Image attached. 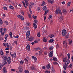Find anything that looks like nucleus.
I'll return each mask as SVG.
<instances>
[{"instance_id":"f257e3e1","label":"nucleus","mask_w":73,"mask_h":73,"mask_svg":"<svg viewBox=\"0 0 73 73\" xmlns=\"http://www.w3.org/2000/svg\"><path fill=\"white\" fill-rule=\"evenodd\" d=\"M62 12L61 11L59 8H57L56 10V12H55V15H57L58 14H60L61 16L60 17V19L61 21L63 20V17L62 16Z\"/></svg>"},{"instance_id":"f03ea898","label":"nucleus","mask_w":73,"mask_h":73,"mask_svg":"<svg viewBox=\"0 0 73 73\" xmlns=\"http://www.w3.org/2000/svg\"><path fill=\"white\" fill-rule=\"evenodd\" d=\"M70 62V61L69 59H67L66 62H65V64L63 65V67L64 70L66 69L67 66H68V64Z\"/></svg>"},{"instance_id":"7ed1b4c3","label":"nucleus","mask_w":73,"mask_h":73,"mask_svg":"<svg viewBox=\"0 0 73 73\" xmlns=\"http://www.w3.org/2000/svg\"><path fill=\"white\" fill-rule=\"evenodd\" d=\"M67 32L65 29H63L62 31V35L63 36H65L66 35Z\"/></svg>"},{"instance_id":"20e7f679","label":"nucleus","mask_w":73,"mask_h":73,"mask_svg":"<svg viewBox=\"0 0 73 73\" xmlns=\"http://www.w3.org/2000/svg\"><path fill=\"white\" fill-rule=\"evenodd\" d=\"M19 69L20 72H22L24 70L23 68L21 66H19Z\"/></svg>"},{"instance_id":"39448f33","label":"nucleus","mask_w":73,"mask_h":73,"mask_svg":"<svg viewBox=\"0 0 73 73\" xmlns=\"http://www.w3.org/2000/svg\"><path fill=\"white\" fill-rule=\"evenodd\" d=\"M63 44L65 48H67V40H65L63 41Z\"/></svg>"},{"instance_id":"423d86ee","label":"nucleus","mask_w":73,"mask_h":73,"mask_svg":"<svg viewBox=\"0 0 73 73\" xmlns=\"http://www.w3.org/2000/svg\"><path fill=\"white\" fill-rule=\"evenodd\" d=\"M6 60L7 61V62L9 64H11V58L10 57H8L7 58Z\"/></svg>"},{"instance_id":"0eeeda50","label":"nucleus","mask_w":73,"mask_h":73,"mask_svg":"<svg viewBox=\"0 0 73 73\" xmlns=\"http://www.w3.org/2000/svg\"><path fill=\"white\" fill-rule=\"evenodd\" d=\"M18 17H19V19H20L22 20H24V17L23 16H22L21 15H18L17 16Z\"/></svg>"},{"instance_id":"6e6552de","label":"nucleus","mask_w":73,"mask_h":73,"mask_svg":"<svg viewBox=\"0 0 73 73\" xmlns=\"http://www.w3.org/2000/svg\"><path fill=\"white\" fill-rule=\"evenodd\" d=\"M30 68L31 70H36V68L35 67V66L33 65H32L31 67Z\"/></svg>"},{"instance_id":"1a4fd4ad","label":"nucleus","mask_w":73,"mask_h":73,"mask_svg":"<svg viewBox=\"0 0 73 73\" xmlns=\"http://www.w3.org/2000/svg\"><path fill=\"white\" fill-rule=\"evenodd\" d=\"M33 38H34L33 37L31 36L28 39V41H32L33 40Z\"/></svg>"},{"instance_id":"9d476101","label":"nucleus","mask_w":73,"mask_h":73,"mask_svg":"<svg viewBox=\"0 0 73 73\" xmlns=\"http://www.w3.org/2000/svg\"><path fill=\"white\" fill-rule=\"evenodd\" d=\"M53 56V52L52 50L51 51L50 53L49 56L50 57H52Z\"/></svg>"},{"instance_id":"9b49d317","label":"nucleus","mask_w":73,"mask_h":73,"mask_svg":"<svg viewBox=\"0 0 73 73\" xmlns=\"http://www.w3.org/2000/svg\"><path fill=\"white\" fill-rule=\"evenodd\" d=\"M62 12L63 13H64V14H66V13H67V10L66 9H63L62 10Z\"/></svg>"},{"instance_id":"f8f14e48","label":"nucleus","mask_w":73,"mask_h":73,"mask_svg":"<svg viewBox=\"0 0 73 73\" xmlns=\"http://www.w3.org/2000/svg\"><path fill=\"white\" fill-rule=\"evenodd\" d=\"M26 48L29 51L31 50V49L30 48V46L29 44H28L26 47Z\"/></svg>"},{"instance_id":"ddd939ff","label":"nucleus","mask_w":73,"mask_h":73,"mask_svg":"<svg viewBox=\"0 0 73 73\" xmlns=\"http://www.w3.org/2000/svg\"><path fill=\"white\" fill-rule=\"evenodd\" d=\"M43 40L44 42H47V40L46 39V38L45 37H44L43 38Z\"/></svg>"},{"instance_id":"4468645a","label":"nucleus","mask_w":73,"mask_h":73,"mask_svg":"<svg viewBox=\"0 0 73 73\" xmlns=\"http://www.w3.org/2000/svg\"><path fill=\"white\" fill-rule=\"evenodd\" d=\"M33 27L35 29H36L37 28V25L35 23H34L33 24Z\"/></svg>"},{"instance_id":"2eb2a0df","label":"nucleus","mask_w":73,"mask_h":73,"mask_svg":"<svg viewBox=\"0 0 73 73\" xmlns=\"http://www.w3.org/2000/svg\"><path fill=\"white\" fill-rule=\"evenodd\" d=\"M32 59H33L34 60H35V61H37V59L34 56H32Z\"/></svg>"},{"instance_id":"dca6fc26","label":"nucleus","mask_w":73,"mask_h":73,"mask_svg":"<svg viewBox=\"0 0 73 73\" xmlns=\"http://www.w3.org/2000/svg\"><path fill=\"white\" fill-rule=\"evenodd\" d=\"M9 8L10 9H12V10H13V9H15V8H14V7H13V6L12 5H10Z\"/></svg>"},{"instance_id":"f3484780","label":"nucleus","mask_w":73,"mask_h":73,"mask_svg":"<svg viewBox=\"0 0 73 73\" xmlns=\"http://www.w3.org/2000/svg\"><path fill=\"white\" fill-rule=\"evenodd\" d=\"M54 41V39H53L52 38L51 39H50L49 40V42H50V43H52V42H53Z\"/></svg>"},{"instance_id":"a211bd4d","label":"nucleus","mask_w":73,"mask_h":73,"mask_svg":"<svg viewBox=\"0 0 73 73\" xmlns=\"http://www.w3.org/2000/svg\"><path fill=\"white\" fill-rule=\"evenodd\" d=\"M13 55V56L14 58H16V52H14Z\"/></svg>"},{"instance_id":"6ab92c4d","label":"nucleus","mask_w":73,"mask_h":73,"mask_svg":"<svg viewBox=\"0 0 73 73\" xmlns=\"http://www.w3.org/2000/svg\"><path fill=\"white\" fill-rule=\"evenodd\" d=\"M53 60L55 61H57V58L55 57H54L53 58Z\"/></svg>"},{"instance_id":"aec40b11","label":"nucleus","mask_w":73,"mask_h":73,"mask_svg":"<svg viewBox=\"0 0 73 73\" xmlns=\"http://www.w3.org/2000/svg\"><path fill=\"white\" fill-rule=\"evenodd\" d=\"M43 9L44 11H46V10H47L48 9L47 8V7H46V6H44L42 8Z\"/></svg>"},{"instance_id":"412c9836","label":"nucleus","mask_w":73,"mask_h":73,"mask_svg":"<svg viewBox=\"0 0 73 73\" xmlns=\"http://www.w3.org/2000/svg\"><path fill=\"white\" fill-rule=\"evenodd\" d=\"M2 58L4 60H7V56H4L3 57H2Z\"/></svg>"},{"instance_id":"4be33fe9","label":"nucleus","mask_w":73,"mask_h":73,"mask_svg":"<svg viewBox=\"0 0 73 73\" xmlns=\"http://www.w3.org/2000/svg\"><path fill=\"white\" fill-rule=\"evenodd\" d=\"M5 67H4L3 68V70L4 72H5V73H7V69Z\"/></svg>"},{"instance_id":"5701e85b","label":"nucleus","mask_w":73,"mask_h":73,"mask_svg":"<svg viewBox=\"0 0 73 73\" xmlns=\"http://www.w3.org/2000/svg\"><path fill=\"white\" fill-rule=\"evenodd\" d=\"M24 60L25 62H26L27 64H28V62H29L28 61V60H27V59L26 58H25L24 59Z\"/></svg>"},{"instance_id":"b1692460","label":"nucleus","mask_w":73,"mask_h":73,"mask_svg":"<svg viewBox=\"0 0 73 73\" xmlns=\"http://www.w3.org/2000/svg\"><path fill=\"white\" fill-rule=\"evenodd\" d=\"M69 33H68L65 37V38H69Z\"/></svg>"},{"instance_id":"393cba45","label":"nucleus","mask_w":73,"mask_h":73,"mask_svg":"<svg viewBox=\"0 0 73 73\" xmlns=\"http://www.w3.org/2000/svg\"><path fill=\"white\" fill-rule=\"evenodd\" d=\"M67 59L66 58H63V62H65L66 61H67V60H66Z\"/></svg>"},{"instance_id":"a878e982","label":"nucleus","mask_w":73,"mask_h":73,"mask_svg":"<svg viewBox=\"0 0 73 73\" xmlns=\"http://www.w3.org/2000/svg\"><path fill=\"white\" fill-rule=\"evenodd\" d=\"M67 56L68 57V59H70V55L69 53H68L67 54Z\"/></svg>"},{"instance_id":"bb28decb","label":"nucleus","mask_w":73,"mask_h":73,"mask_svg":"<svg viewBox=\"0 0 73 73\" xmlns=\"http://www.w3.org/2000/svg\"><path fill=\"white\" fill-rule=\"evenodd\" d=\"M53 46H50L49 47L48 49L49 50H53Z\"/></svg>"},{"instance_id":"cd10ccee","label":"nucleus","mask_w":73,"mask_h":73,"mask_svg":"<svg viewBox=\"0 0 73 73\" xmlns=\"http://www.w3.org/2000/svg\"><path fill=\"white\" fill-rule=\"evenodd\" d=\"M50 65L48 64L46 65V68L47 69H49L50 68Z\"/></svg>"},{"instance_id":"c85d7f7f","label":"nucleus","mask_w":73,"mask_h":73,"mask_svg":"<svg viewBox=\"0 0 73 73\" xmlns=\"http://www.w3.org/2000/svg\"><path fill=\"white\" fill-rule=\"evenodd\" d=\"M26 35H30V31H28L27 33H26Z\"/></svg>"},{"instance_id":"c756f323","label":"nucleus","mask_w":73,"mask_h":73,"mask_svg":"<svg viewBox=\"0 0 73 73\" xmlns=\"http://www.w3.org/2000/svg\"><path fill=\"white\" fill-rule=\"evenodd\" d=\"M4 23L6 25H8L9 24V23H8V21H4Z\"/></svg>"},{"instance_id":"7c9ffc66","label":"nucleus","mask_w":73,"mask_h":73,"mask_svg":"<svg viewBox=\"0 0 73 73\" xmlns=\"http://www.w3.org/2000/svg\"><path fill=\"white\" fill-rule=\"evenodd\" d=\"M56 48L58 49V47H59V45H58V43L56 44Z\"/></svg>"},{"instance_id":"2f4dec72","label":"nucleus","mask_w":73,"mask_h":73,"mask_svg":"<svg viewBox=\"0 0 73 73\" xmlns=\"http://www.w3.org/2000/svg\"><path fill=\"white\" fill-rule=\"evenodd\" d=\"M70 3H71V1H70L67 4V6H68V7H69V6H70Z\"/></svg>"},{"instance_id":"473e14b6","label":"nucleus","mask_w":73,"mask_h":73,"mask_svg":"<svg viewBox=\"0 0 73 73\" xmlns=\"http://www.w3.org/2000/svg\"><path fill=\"white\" fill-rule=\"evenodd\" d=\"M0 54H1V55H2V56H3L4 52L2 51H0Z\"/></svg>"},{"instance_id":"72a5a7b5","label":"nucleus","mask_w":73,"mask_h":73,"mask_svg":"<svg viewBox=\"0 0 73 73\" xmlns=\"http://www.w3.org/2000/svg\"><path fill=\"white\" fill-rule=\"evenodd\" d=\"M73 42V41L72 40H71L68 43L69 45H71L72 43Z\"/></svg>"},{"instance_id":"f704fd0d","label":"nucleus","mask_w":73,"mask_h":73,"mask_svg":"<svg viewBox=\"0 0 73 73\" xmlns=\"http://www.w3.org/2000/svg\"><path fill=\"white\" fill-rule=\"evenodd\" d=\"M54 37V35L53 34H51L50 35V38H52Z\"/></svg>"},{"instance_id":"c9c22d12","label":"nucleus","mask_w":73,"mask_h":73,"mask_svg":"<svg viewBox=\"0 0 73 73\" xmlns=\"http://www.w3.org/2000/svg\"><path fill=\"white\" fill-rule=\"evenodd\" d=\"M3 31H4V33H5L7 32V29L5 27L3 28Z\"/></svg>"},{"instance_id":"e433bc0d","label":"nucleus","mask_w":73,"mask_h":73,"mask_svg":"<svg viewBox=\"0 0 73 73\" xmlns=\"http://www.w3.org/2000/svg\"><path fill=\"white\" fill-rule=\"evenodd\" d=\"M3 62L5 64H7V62L6 60H5L3 61Z\"/></svg>"},{"instance_id":"4c0bfd02","label":"nucleus","mask_w":73,"mask_h":73,"mask_svg":"<svg viewBox=\"0 0 73 73\" xmlns=\"http://www.w3.org/2000/svg\"><path fill=\"white\" fill-rule=\"evenodd\" d=\"M5 40H7V38L8 37V34H6L5 36Z\"/></svg>"},{"instance_id":"58836bf2","label":"nucleus","mask_w":73,"mask_h":73,"mask_svg":"<svg viewBox=\"0 0 73 73\" xmlns=\"http://www.w3.org/2000/svg\"><path fill=\"white\" fill-rule=\"evenodd\" d=\"M34 50H40V49L39 48H34Z\"/></svg>"},{"instance_id":"ea45409f","label":"nucleus","mask_w":73,"mask_h":73,"mask_svg":"<svg viewBox=\"0 0 73 73\" xmlns=\"http://www.w3.org/2000/svg\"><path fill=\"white\" fill-rule=\"evenodd\" d=\"M38 41H39V39L38 40H36L34 42L35 43H38Z\"/></svg>"},{"instance_id":"a19ab883","label":"nucleus","mask_w":73,"mask_h":73,"mask_svg":"<svg viewBox=\"0 0 73 73\" xmlns=\"http://www.w3.org/2000/svg\"><path fill=\"white\" fill-rule=\"evenodd\" d=\"M25 73H29V71L27 70H25Z\"/></svg>"},{"instance_id":"79ce46f5","label":"nucleus","mask_w":73,"mask_h":73,"mask_svg":"<svg viewBox=\"0 0 73 73\" xmlns=\"http://www.w3.org/2000/svg\"><path fill=\"white\" fill-rule=\"evenodd\" d=\"M45 4V2L43 1L42 4L41 5V6H43V5H44Z\"/></svg>"},{"instance_id":"37998d69","label":"nucleus","mask_w":73,"mask_h":73,"mask_svg":"<svg viewBox=\"0 0 73 73\" xmlns=\"http://www.w3.org/2000/svg\"><path fill=\"white\" fill-rule=\"evenodd\" d=\"M48 13V11H46L44 12V15H46Z\"/></svg>"},{"instance_id":"c03bdc74","label":"nucleus","mask_w":73,"mask_h":73,"mask_svg":"<svg viewBox=\"0 0 73 73\" xmlns=\"http://www.w3.org/2000/svg\"><path fill=\"white\" fill-rule=\"evenodd\" d=\"M53 64L54 65H58V63L56 62H53Z\"/></svg>"},{"instance_id":"a18cd8bd","label":"nucleus","mask_w":73,"mask_h":73,"mask_svg":"<svg viewBox=\"0 0 73 73\" xmlns=\"http://www.w3.org/2000/svg\"><path fill=\"white\" fill-rule=\"evenodd\" d=\"M50 18L51 19L52 18V16L51 15H49V17L48 18V19H49V20H50Z\"/></svg>"},{"instance_id":"49530a36","label":"nucleus","mask_w":73,"mask_h":73,"mask_svg":"<svg viewBox=\"0 0 73 73\" xmlns=\"http://www.w3.org/2000/svg\"><path fill=\"white\" fill-rule=\"evenodd\" d=\"M32 17L34 19H36V16H35V15H33L32 16Z\"/></svg>"},{"instance_id":"de8ad7c7","label":"nucleus","mask_w":73,"mask_h":73,"mask_svg":"<svg viewBox=\"0 0 73 73\" xmlns=\"http://www.w3.org/2000/svg\"><path fill=\"white\" fill-rule=\"evenodd\" d=\"M13 37L15 38H19V35H17V36H14Z\"/></svg>"},{"instance_id":"09e8293b","label":"nucleus","mask_w":73,"mask_h":73,"mask_svg":"<svg viewBox=\"0 0 73 73\" xmlns=\"http://www.w3.org/2000/svg\"><path fill=\"white\" fill-rule=\"evenodd\" d=\"M20 64H21L22 65H23V64H24V61L23 60H21L20 61Z\"/></svg>"},{"instance_id":"8fccbe9b","label":"nucleus","mask_w":73,"mask_h":73,"mask_svg":"<svg viewBox=\"0 0 73 73\" xmlns=\"http://www.w3.org/2000/svg\"><path fill=\"white\" fill-rule=\"evenodd\" d=\"M3 22L2 20H1V21H0V25H3Z\"/></svg>"},{"instance_id":"3c124183","label":"nucleus","mask_w":73,"mask_h":73,"mask_svg":"<svg viewBox=\"0 0 73 73\" xmlns=\"http://www.w3.org/2000/svg\"><path fill=\"white\" fill-rule=\"evenodd\" d=\"M4 34V31H3H3H2L1 32V35H2V36H3Z\"/></svg>"},{"instance_id":"603ef678","label":"nucleus","mask_w":73,"mask_h":73,"mask_svg":"<svg viewBox=\"0 0 73 73\" xmlns=\"http://www.w3.org/2000/svg\"><path fill=\"white\" fill-rule=\"evenodd\" d=\"M29 11L30 12V13H31V14H32V11L31 10V8H29Z\"/></svg>"},{"instance_id":"864d4df0","label":"nucleus","mask_w":73,"mask_h":73,"mask_svg":"<svg viewBox=\"0 0 73 73\" xmlns=\"http://www.w3.org/2000/svg\"><path fill=\"white\" fill-rule=\"evenodd\" d=\"M54 2V0H51L50 3H51V4H53Z\"/></svg>"},{"instance_id":"5fc2aeb1","label":"nucleus","mask_w":73,"mask_h":73,"mask_svg":"<svg viewBox=\"0 0 73 73\" xmlns=\"http://www.w3.org/2000/svg\"><path fill=\"white\" fill-rule=\"evenodd\" d=\"M29 37V35H26V38L27 39V38H28Z\"/></svg>"},{"instance_id":"6e6d98bb","label":"nucleus","mask_w":73,"mask_h":73,"mask_svg":"<svg viewBox=\"0 0 73 73\" xmlns=\"http://www.w3.org/2000/svg\"><path fill=\"white\" fill-rule=\"evenodd\" d=\"M37 36L38 37H40V33H39L37 34Z\"/></svg>"},{"instance_id":"4d7b16f0","label":"nucleus","mask_w":73,"mask_h":73,"mask_svg":"<svg viewBox=\"0 0 73 73\" xmlns=\"http://www.w3.org/2000/svg\"><path fill=\"white\" fill-rule=\"evenodd\" d=\"M45 72L46 73H50V71L48 70H46Z\"/></svg>"},{"instance_id":"13d9d810","label":"nucleus","mask_w":73,"mask_h":73,"mask_svg":"<svg viewBox=\"0 0 73 73\" xmlns=\"http://www.w3.org/2000/svg\"><path fill=\"white\" fill-rule=\"evenodd\" d=\"M25 3H26V6L27 7L28 5V2H25Z\"/></svg>"},{"instance_id":"bf43d9fd","label":"nucleus","mask_w":73,"mask_h":73,"mask_svg":"<svg viewBox=\"0 0 73 73\" xmlns=\"http://www.w3.org/2000/svg\"><path fill=\"white\" fill-rule=\"evenodd\" d=\"M13 28L14 29H16V25H14Z\"/></svg>"},{"instance_id":"052dcab7","label":"nucleus","mask_w":73,"mask_h":73,"mask_svg":"<svg viewBox=\"0 0 73 73\" xmlns=\"http://www.w3.org/2000/svg\"><path fill=\"white\" fill-rule=\"evenodd\" d=\"M14 43H15L16 45H17V44H18V43L17 42V41H14Z\"/></svg>"},{"instance_id":"680f3d73","label":"nucleus","mask_w":73,"mask_h":73,"mask_svg":"<svg viewBox=\"0 0 73 73\" xmlns=\"http://www.w3.org/2000/svg\"><path fill=\"white\" fill-rule=\"evenodd\" d=\"M3 31V29L0 28V33H1V32L2 31Z\"/></svg>"},{"instance_id":"e2e57ef3","label":"nucleus","mask_w":73,"mask_h":73,"mask_svg":"<svg viewBox=\"0 0 73 73\" xmlns=\"http://www.w3.org/2000/svg\"><path fill=\"white\" fill-rule=\"evenodd\" d=\"M10 54L12 56V57H13V54H12V52H10Z\"/></svg>"},{"instance_id":"0e129e2a","label":"nucleus","mask_w":73,"mask_h":73,"mask_svg":"<svg viewBox=\"0 0 73 73\" xmlns=\"http://www.w3.org/2000/svg\"><path fill=\"white\" fill-rule=\"evenodd\" d=\"M3 9H4L5 10H7V7H4Z\"/></svg>"},{"instance_id":"69168bd1","label":"nucleus","mask_w":73,"mask_h":73,"mask_svg":"<svg viewBox=\"0 0 73 73\" xmlns=\"http://www.w3.org/2000/svg\"><path fill=\"white\" fill-rule=\"evenodd\" d=\"M40 8H37V11H39L40 10Z\"/></svg>"},{"instance_id":"338daca9","label":"nucleus","mask_w":73,"mask_h":73,"mask_svg":"<svg viewBox=\"0 0 73 73\" xmlns=\"http://www.w3.org/2000/svg\"><path fill=\"white\" fill-rule=\"evenodd\" d=\"M3 44L4 46H5L6 47V46H7V44L5 43H4Z\"/></svg>"},{"instance_id":"774afa93","label":"nucleus","mask_w":73,"mask_h":73,"mask_svg":"<svg viewBox=\"0 0 73 73\" xmlns=\"http://www.w3.org/2000/svg\"><path fill=\"white\" fill-rule=\"evenodd\" d=\"M51 70H52V72H54V69L53 68H52L51 69Z\"/></svg>"}]
</instances>
